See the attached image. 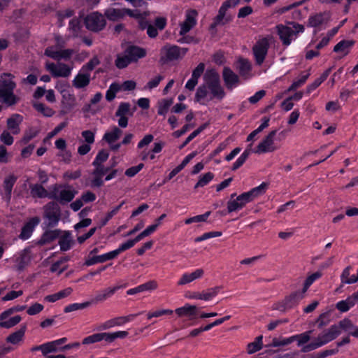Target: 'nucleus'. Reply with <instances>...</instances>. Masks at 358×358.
<instances>
[{"instance_id":"obj_1","label":"nucleus","mask_w":358,"mask_h":358,"mask_svg":"<svg viewBox=\"0 0 358 358\" xmlns=\"http://www.w3.org/2000/svg\"><path fill=\"white\" fill-rule=\"evenodd\" d=\"M16 83L13 80V76L9 73H3L0 76V103L7 107L17 104L20 98L14 94Z\"/></svg>"},{"instance_id":"obj_2","label":"nucleus","mask_w":358,"mask_h":358,"mask_svg":"<svg viewBox=\"0 0 358 358\" xmlns=\"http://www.w3.org/2000/svg\"><path fill=\"white\" fill-rule=\"evenodd\" d=\"M43 229H52L57 227L62 217L61 208L57 203L50 201L43 207Z\"/></svg>"},{"instance_id":"obj_3","label":"nucleus","mask_w":358,"mask_h":358,"mask_svg":"<svg viewBox=\"0 0 358 358\" xmlns=\"http://www.w3.org/2000/svg\"><path fill=\"white\" fill-rule=\"evenodd\" d=\"M203 79L211 93L212 96L210 99L215 98L222 100L225 96V92L221 86L218 73L214 69L208 70L204 75Z\"/></svg>"},{"instance_id":"obj_4","label":"nucleus","mask_w":358,"mask_h":358,"mask_svg":"<svg viewBox=\"0 0 358 358\" xmlns=\"http://www.w3.org/2000/svg\"><path fill=\"white\" fill-rule=\"evenodd\" d=\"M241 0H226L219 8L217 15L213 18V22L210 26V29H215L217 26H223L233 20V16L227 14V11L230 8L236 7Z\"/></svg>"},{"instance_id":"obj_5","label":"nucleus","mask_w":358,"mask_h":358,"mask_svg":"<svg viewBox=\"0 0 358 358\" xmlns=\"http://www.w3.org/2000/svg\"><path fill=\"white\" fill-rule=\"evenodd\" d=\"M188 48H180L176 45L166 44L160 50V62L166 64L171 62L182 59Z\"/></svg>"},{"instance_id":"obj_6","label":"nucleus","mask_w":358,"mask_h":358,"mask_svg":"<svg viewBox=\"0 0 358 358\" xmlns=\"http://www.w3.org/2000/svg\"><path fill=\"white\" fill-rule=\"evenodd\" d=\"M84 23L87 29L97 33L106 27V20L104 15L95 11L86 15Z\"/></svg>"},{"instance_id":"obj_7","label":"nucleus","mask_w":358,"mask_h":358,"mask_svg":"<svg viewBox=\"0 0 358 358\" xmlns=\"http://www.w3.org/2000/svg\"><path fill=\"white\" fill-rule=\"evenodd\" d=\"M270 47L269 41L267 37L258 40L252 48V52L255 62L260 66L263 64L267 55Z\"/></svg>"},{"instance_id":"obj_8","label":"nucleus","mask_w":358,"mask_h":358,"mask_svg":"<svg viewBox=\"0 0 358 358\" xmlns=\"http://www.w3.org/2000/svg\"><path fill=\"white\" fill-rule=\"evenodd\" d=\"M268 185L265 182L262 183L258 187L252 188L251 190L247 192H244L236 198L241 203L242 206L244 207L246 203L252 201L255 198L262 195L265 193Z\"/></svg>"},{"instance_id":"obj_9","label":"nucleus","mask_w":358,"mask_h":358,"mask_svg":"<svg viewBox=\"0 0 358 358\" xmlns=\"http://www.w3.org/2000/svg\"><path fill=\"white\" fill-rule=\"evenodd\" d=\"M277 131H271L261 143H259L256 150L254 151L255 153L261 154L268 152H273L277 149L274 145V138L276 135Z\"/></svg>"},{"instance_id":"obj_10","label":"nucleus","mask_w":358,"mask_h":358,"mask_svg":"<svg viewBox=\"0 0 358 358\" xmlns=\"http://www.w3.org/2000/svg\"><path fill=\"white\" fill-rule=\"evenodd\" d=\"M116 162H114L110 167H106L103 164L94 166V169L92 171L94 178L91 182L92 187H100L103 185L102 177L110 171V169L115 166Z\"/></svg>"},{"instance_id":"obj_11","label":"nucleus","mask_w":358,"mask_h":358,"mask_svg":"<svg viewBox=\"0 0 358 358\" xmlns=\"http://www.w3.org/2000/svg\"><path fill=\"white\" fill-rule=\"evenodd\" d=\"M74 53L73 49H64L60 50H55L54 46L48 47L44 52V55L55 60L59 61L61 59L69 60Z\"/></svg>"},{"instance_id":"obj_12","label":"nucleus","mask_w":358,"mask_h":358,"mask_svg":"<svg viewBox=\"0 0 358 358\" xmlns=\"http://www.w3.org/2000/svg\"><path fill=\"white\" fill-rule=\"evenodd\" d=\"M46 69L49 71L53 77H68L71 72V68L64 63H59L58 66L54 63H47Z\"/></svg>"},{"instance_id":"obj_13","label":"nucleus","mask_w":358,"mask_h":358,"mask_svg":"<svg viewBox=\"0 0 358 358\" xmlns=\"http://www.w3.org/2000/svg\"><path fill=\"white\" fill-rule=\"evenodd\" d=\"M40 217L35 216L29 219L22 227L19 238L22 240L28 239L32 234L35 227L40 223Z\"/></svg>"},{"instance_id":"obj_14","label":"nucleus","mask_w":358,"mask_h":358,"mask_svg":"<svg viewBox=\"0 0 358 358\" xmlns=\"http://www.w3.org/2000/svg\"><path fill=\"white\" fill-rule=\"evenodd\" d=\"M124 53L127 55L129 59H131V62H136L138 59L143 58L146 56V50L143 48L134 45H129L124 50Z\"/></svg>"},{"instance_id":"obj_15","label":"nucleus","mask_w":358,"mask_h":358,"mask_svg":"<svg viewBox=\"0 0 358 358\" xmlns=\"http://www.w3.org/2000/svg\"><path fill=\"white\" fill-rule=\"evenodd\" d=\"M275 29L282 44L285 46L290 45L292 38L295 34L294 30L289 27L281 24H278Z\"/></svg>"},{"instance_id":"obj_16","label":"nucleus","mask_w":358,"mask_h":358,"mask_svg":"<svg viewBox=\"0 0 358 358\" xmlns=\"http://www.w3.org/2000/svg\"><path fill=\"white\" fill-rule=\"evenodd\" d=\"M196 10H191L187 13L185 21L180 24V35H185L194 27L196 23Z\"/></svg>"},{"instance_id":"obj_17","label":"nucleus","mask_w":358,"mask_h":358,"mask_svg":"<svg viewBox=\"0 0 358 358\" xmlns=\"http://www.w3.org/2000/svg\"><path fill=\"white\" fill-rule=\"evenodd\" d=\"M222 78L227 89L231 90L239 83V78L230 68L224 67Z\"/></svg>"},{"instance_id":"obj_18","label":"nucleus","mask_w":358,"mask_h":358,"mask_svg":"<svg viewBox=\"0 0 358 358\" xmlns=\"http://www.w3.org/2000/svg\"><path fill=\"white\" fill-rule=\"evenodd\" d=\"M123 286L121 285H117L113 287H107L104 289L99 291V292H97L94 298L92 299V301H90L91 303L103 302L104 301L112 296L117 290L120 289Z\"/></svg>"},{"instance_id":"obj_19","label":"nucleus","mask_w":358,"mask_h":358,"mask_svg":"<svg viewBox=\"0 0 358 358\" xmlns=\"http://www.w3.org/2000/svg\"><path fill=\"white\" fill-rule=\"evenodd\" d=\"M45 231L41 235L40 239L38 241V245H44L53 242L59 237L62 230L57 229L51 230L50 229H44Z\"/></svg>"},{"instance_id":"obj_20","label":"nucleus","mask_w":358,"mask_h":358,"mask_svg":"<svg viewBox=\"0 0 358 358\" xmlns=\"http://www.w3.org/2000/svg\"><path fill=\"white\" fill-rule=\"evenodd\" d=\"M23 121V117L17 113L13 114L9 118L7 119L6 124L7 128L14 135L20 133V124Z\"/></svg>"},{"instance_id":"obj_21","label":"nucleus","mask_w":358,"mask_h":358,"mask_svg":"<svg viewBox=\"0 0 358 358\" xmlns=\"http://www.w3.org/2000/svg\"><path fill=\"white\" fill-rule=\"evenodd\" d=\"M115 258V256L113 251H111L101 255L89 257V258L85 261V264L86 266H92L98 263H103Z\"/></svg>"},{"instance_id":"obj_22","label":"nucleus","mask_w":358,"mask_h":358,"mask_svg":"<svg viewBox=\"0 0 358 358\" xmlns=\"http://www.w3.org/2000/svg\"><path fill=\"white\" fill-rule=\"evenodd\" d=\"M203 273L204 271L202 268H198L191 273H184L178 282V285H184L189 283L196 279L201 278Z\"/></svg>"},{"instance_id":"obj_23","label":"nucleus","mask_w":358,"mask_h":358,"mask_svg":"<svg viewBox=\"0 0 358 358\" xmlns=\"http://www.w3.org/2000/svg\"><path fill=\"white\" fill-rule=\"evenodd\" d=\"M175 311L179 317L186 316L192 319L196 315L197 307L193 305L185 304L184 306L176 309Z\"/></svg>"},{"instance_id":"obj_24","label":"nucleus","mask_w":358,"mask_h":358,"mask_svg":"<svg viewBox=\"0 0 358 358\" xmlns=\"http://www.w3.org/2000/svg\"><path fill=\"white\" fill-rule=\"evenodd\" d=\"M90 83V73H79L72 81L73 86L77 89L87 87Z\"/></svg>"},{"instance_id":"obj_25","label":"nucleus","mask_w":358,"mask_h":358,"mask_svg":"<svg viewBox=\"0 0 358 358\" xmlns=\"http://www.w3.org/2000/svg\"><path fill=\"white\" fill-rule=\"evenodd\" d=\"M355 43L354 40H342L334 46V52H342L345 56L350 52Z\"/></svg>"},{"instance_id":"obj_26","label":"nucleus","mask_w":358,"mask_h":358,"mask_svg":"<svg viewBox=\"0 0 358 358\" xmlns=\"http://www.w3.org/2000/svg\"><path fill=\"white\" fill-rule=\"evenodd\" d=\"M305 292L303 290L301 292H294L291 293L289 296L285 298V304L289 309L296 306L299 302L304 297Z\"/></svg>"},{"instance_id":"obj_27","label":"nucleus","mask_w":358,"mask_h":358,"mask_svg":"<svg viewBox=\"0 0 358 358\" xmlns=\"http://www.w3.org/2000/svg\"><path fill=\"white\" fill-rule=\"evenodd\" d=\"M25 331H26V326L24 325V326L21 327V328L19 330L10 334L6 338V342L10 343L13 345L20 344L23 341Z\"/></svg>"},{"instance_id":"obj_28","label":"nucleus","mask_w":358,"mask_h":358,"mask_svg":"<svg viewBox=\"0 0 358 358\" xmlns=\"http://www.w3.org/2000/svg\"><path fill=\"white\" fill-rule=\"evenodd\" d=\"M73 243L71 234L65 231L62 236H59V245L62 251H67L71 249Z\"/></svg>"},{"instance_id":"obj_29","label":"nucleus","mask_w":358,"mask_h":358,"mask_svg":"<svg viewBox=\"0 0 358 358\" xmlns=\"http://www.w3.org/2000/svg\"><path fill=\"white\" fill-rule=\"evenodd\" d=\"M17 177L13 174L9 175L5 178L3 180V188L6 192V196L8 201H10L11 197V192L15 183L17 181Z\"/></svg>"},{"instance_id":"obj_30","label":"nucleus","mask_w":358,"mask_h":358,"mask_svg":"<svg viewBox=\"0 0 358 358\" xmlns=\"http://www.w3.org/2000/svg\"><path fill=\"white\" fill-rule=\"evenodd\" d=\"M332 68L327 69L320 78L314 80L311 84L308 85L306 87V93L310 94L312 91L317 88L329 76L331 71Z\"/></svg>"},{"instance_id":"obj_31","label":"nucleus","mask_w":358,"mask_h":358,"mask_svg":"<svg viewBox=\"0 0 358 358\" xmlns=\"http://www.w3.org/2000/svg\"><path fill=\"white\" fill-rule=\"evenodd\" d=\"M30 194L33 198H45L48 195V191L41 184L30 185Z\"/></svg>"},{"instance_id":"obj_32","label":"nucleus","mask_w":358,"mask_h":358,"mask_svg":"<svg viewBox=\"0 0 358 358\" xmlns=\"http://www.w3.org/2000/svg\"><path fill=\"white\" fill-rule=\"evenodd\" d=\"M122 134V131L119 127H114L111 131L105 133L103 140L108 144H112L120 138Z\"/></svg>"},{"instance_id":"obj_33","label":"nucleus","mask_w":358,"mask_h":358,"mask_svg":"<svg viewBox=\"0 0 358 358\" xmlns=\"http://www.w3.org/2000/svg\"><path fill=\"white\" fill-rule=\"evenodd\" d=\"M77 192L74 189H63L59 194L58 201L60 203L64 204L71 201L75 197Z\"/></svg>"},{"instance_id":"obj_34","label":"nucleus","mask_w":358,"mask_h":358,"mask_svg":"<svg viewBox=\"0 0 358 358\" xmlns=\"http://www.w3.org/2000/svg\"><path fill=\"white\" fill-rule=\"evenodd\" d=\"M238 66L237 67L238 72L241 76L247 77L251 71V64L248 59L241 58L239 59Z\"/></svg>"},{"instance_id":"obj_35","label":"nucleus","mask_w":358,"mask_h":358,"mask_svg":"<svg viewBox=\"0 0 358 358\" xmlns=\"http://www.w3.org/2000/svg\"><path fill=\"white\" fill-rule=\"evenodd\" d=\"M104 15L111 21H116L119 19L122 18L124 16V13L122 9L118 8H108L105 13Z\"/></svg>"},{"instance_id":"obj_36","label":"nucleus","mask_w":358,"mask_h":358,"mask_svg":"<svg viewBox=\"0 0 358 358\" xmlns=\"http://www.w3.org/2000/svg\"><path fill=\"white\" fill-rule=\"evenodd\" d=\"M263 336H259L255 338L254 342L250 343L247 345V352L248 354L251 355L255 353L256 352L260 350L262 348L263 343H262Z\"/></svg>"},{"instance_id":"obj_37","label":"nucleus","mask_w":358,"mask_h":358,"mask_svg":"<svg viewBox=\"0 0 358 358\" xmlns=\"http://www.w3.org/2000/svg\"><path fill=\"white\" fill-rule=\"evenodd\" d=\"M355 305L352 300L348 296L345 300L338 301L336 304V308L341 313H345L350 310V308Z\"/></svg>"},{"instance_id":"obj_38","label":"nucleus","mask_w":358,"mask_h":358,"mask_svg":"<svg viewBox=\"0 0 358 358\" xmlns=\"http://www.w3.org/2000/svg\"><path fill=\"white\" fill-rule=\"evenodd\" d=\"M324 21L323 13H317L310 16L308 20V26L311 27H317L321 25Z\"/></svg>"},{"instance_id":"obj_39","label":"nucleus","mask_w":358,"mask_h":358,"mask_svg":"<svg viewBox=\"0 0 358 358\" xmlns=\"http://www.w3.org/2000/svg\"><path fill=\"white\" fill-rule=\"evenodd\" d=\"M312 333V331H308L304 333L297 334L295 336H291L292 339H293V342L294 341H298V346L303 345L308 343L309 340L310 339V334Z\"/></svg>"},{"instance_id":"obj_40","label":"nucleus","mask_w":358,"mask_h":358,"mask_svg":"<svg viewBox=\"0 0 358 358\" xmlns=\"http://www.w3.org/2000/svg\"><path fill=\"white\" fill-rule=\"evenodd\" d=\"M21 320L22 318L20 315H15L8 320H0V327L10 329L17 324Z\"/></svg>"},{"instance_id":"obj_41","label":"nucleus","mask_w":358,"mask_h":358,"mask_svg":"<svg viewBox=\"0 0 358 358\" xmlns=\"http://www.w3.org/2000/svg\"><path fill=\"white\" fill-rule=\"evenodd\" d=\"M90 305H91L90 301H86V302L80 303H72V304H70V305L66 306L64 309V312L66 313H71V312L76 311L78 310H82V309L89 307Z\"/></svg>"},{"instance_id":"obj_42","label":"nucleus","mask_w":358,"mask_h":358,"mask_svg":"<svg viewBox=\"0 0 358 358\" xmlns=\"http://www.w3.org/2000/svg\"><path fill=\"white\" fill-rule=\"evenodd\" d=\"M34 108L45 117H51L55 113L54 110L51 108L46 106L44 103H34Z\"/></svg>"},{"instance_id":"obj_43","label":"nucleus","mask_w":358,"mask_h":358,"mask_svg":"<svg viewBox=\"0 0 358 358\" xmlns=\"http://www.w3.org/2000/svg\"><path fill=\"white\" fill-rule=\"evenodd\" d=\"M222 289V286H216L214 287H211L209 289H207L205 291H203V300L204 301H209L216 296L218 293L220 292V290Z\"/></svg>"},{"instance_id":"obj_44","label":"nucleus","mask_w":358,"mask_h":358,"mask_svg":"<svg viewBox=\"0 0 358 358\" xmlns=\"http://www.w3.org/2000/svg\"><path fill=\"white\" fill-rule=\"evenodd\" d=\"M322 273L320 271H317L314 273H312L309 276H308L304 282L303 287L302 289L303 292H306L310 286L317 279H319L322 276Z\"/></svg>"},{"instance_id":"obj_45","label":"nucleus","mask_w":358,"mask_h":358,"mask_svg":"<svg viewBox=\"0 0 358 358\" xmlns=\"http://www.w3.org/2000/svg\"><path fill=\"white\" fill-rule=\"evenodd\" d=\"M131 63H132L131 59L125 53L122 56L118 55L115 62V66L120 69L126 68Z\"/></svg>"},{"instance_id":"obj_46","label":"nucleus","mask_w":358,"mask_h":358,"mask_svg":"<svg viewBox=\"0 0 358 358\" xmlns=\"http://www.w3.org/2000/svg\"><path fill=\"white\" fill-rule=\"evenodd\" d=\"M208 87L207 84L205 83L204 84L200 85L195 94V101L197 102H201V101L205 99L208 93Z\"/></svg>"},{"instance_id":"obj_47","label":"nucleus","mask_w":358,"mask_h":358,"mask_svg":"<svg viewBox=\"0 0 358 358\" xmlns=\"http://www.w3.org/2000/svg\"><path fill=\"white\" fill-rule=\"evenodd\" d=\"M214 178V174L211 172H208L200 176L199 181L194 186V189L202 187L206 185Z\"/></svg>"},{"instance_id":"obj_48","label":"nucleus","mask_w":358,"mask_h":358,"mask_svg":"<svg viewBox=\"0 0 358 358\" xmlns=\"http://www.w3.org/2000/svg\"><path fill=\"white\" fill-rule=\"evenodd\" d=\"M310 75V74L309 72H307L305 74H301L300 78L296 81H294L293 83L288 88L287 91H294L297 88L300 87L301 86H302L306 83Z\"/></svg>"},{"instance_id":"obj_49","label":"nucleus","mask_w":358,"mask_h":358,"mask_svg":"<svg viewBox=\"0 0 358 358\" xmlns=\"http://www.w3.org/2000/svg\"><path fill=\"white\" fill-rule=\"evenodd\" d=\"M331 311H327L320 315L317 319V327L319 329H322L327 326L331 321Z\"/></svg>"},{"instance_id":"obj_50","label":"nucleus","mask_w":358,"mask_h":358,"mask_svg":"<svg viewBox=\"0 0 358 358\" xmlns=\"http://www.w3.org/2000/svg\"><path fill=\"white\" fill-rule=\"evenodd\" d=\"M109 157V153L106 150H101L96 155L94 162H92L93 166L103 164L107 161Z\"/></svg>"},{"instance_id":"obj_51","label":"nucleus","mask_w":358,"mask_h":358,"mask_svg":"<svg viewBox=\"0 0 358 358\" xmlns=\"http://www.w3.org/2000/svg\"><path fill=\"white\" fill-rule=\"evenodd\" d=\"M173 102V99H163L159 103V106L157 112L158 114L160 115H164L165 114H166L169 107L172 105Z\"/></svg>"},{"instance_id":"obj_52","label":"nucleus","mask_w":358,"mask_h":358,"mask_svg":"<svg viewBox=\"0 0 358 358\" xmlns=\"http://www.w3.org/2000/svg\"><path fill=\"white\" fill-rule=\"evenodd\" d=\"M322 345L320 342V341L318 340L317 337L311 343L306 345H303V348H301V351L302 352H310L312 350H314L315 349H317L318 348L320 347H322Z\"/></svg>"},{"instance_id":"obj_53","label":"nucleus","mask_w":358,"mask_h":358,"mask_svg":"<svg viewBox=\"0 0 358 358\" xmlns=\"http://www.w3.org/2000/svg\"><path fill=\"white\" fill-rule=\"evenodd\" d=\"M210 214V211H208L206 213L203 215H196L194 217H192L189 218H187L185 220V223L186 224H189L193 222H206L207 218Z\"/></svg>"},{"instance_id":"obj_54","label":"nucleus","mask_w":358,"mask_h":358,"mask_svg":"<svg viewBox=\"0 0 358 358\" xmlns=\"http://www.w3.org/2000/svg\"><path fill=\"white\" fill-rule=\"evenodd\" d=\"M336 325L337 327H339L340 331L342 329L344 331H348L355 328L353 323L348 318H344L343 320H341Z\"/></svg>"},{"instance_id":"obj_55","label":"nucleus","mask_w":358,"mask_h":358,"mask_svg":"<svg viewBox=\"0 0 358 358\" xmlns=\"http://www.w3.org/2000/svg\"><path fill=\"white\" fill-rule=\"evenodd\" d=\"M173 314V310L170 309H163L158 310L154 312H149L147 315L148 319H151L152 317H158L164 315H171Z\"/></svg>"},{"instance_id":"obj_56","label":"nucleus","mask_w":358,"mask_h":358,"mask_svg":"<svg viewBox=\"0 0 358 358\" xmlns=\"http://www.w3.org/2000/svg\"><path fill=\"white\" fill-rule=\"evenodd\" d=\"M222 236L221 231H210L207 233H204L201 236H199L195 238V242H201L203 241H205L206 239L214 238V237H218Z\"/></svg>"},{"instance_id":"obj_57","label":"nucleus","mask_w":358,"mask_h":358,"mask_svg":"<svg viewBox=\"0 0 358 358\" xmlns=\"http://www.w3.org/2000/svg\"><path fill=\"white\" fill-rule=\"evenodd\" d=\"M129 110L130 104L129 103L122 102L119 105L115 112V116H124L129 112Z\"/></svg>"},{"instance_id":"obj_58","label":"nucleus","mask_w":358,"mask_h":358,"mask_svg":"<svg viewBox=\"0 0 358 358\" xmlns=\"http://www.w3.org/2000/svg\"><path fill=\"white\" fill-rule=\"evenodd\" d=\"M242 208L243 207L241 203H240L239 201H238L237 198L234 200H230L227 203V210L229 213L238 210Z\"/></svg>"},{"instance_id":"obj_59","label":"nucleus","mask_w":358,"mask_h":358,"mask_svg":"<svg viewBox=\"0 0 358 358\" xmlns=\"http://www.w3.org/2000/svg\"><path fill=\"white\" fill-rule=\"evenodd\" d=\"M338 352V348L331 349V350H325L321 352H319L316 355H311L310 358H326L328 356H331L336 354Z\"/></svg>"},{"instance_id":"obj_60","label":"nucleus","mask_w":358,"mask_h":358,"mask_svg":"<svg viewBox=\"0 0 358 358\" xmlns=\"http://www.w3.org/2000/svg\"><path fill=\"white\" fill-rule=\"evenodd\" d=\"M124 203V201H122L120 203V205H118L117 206L115 207L112 210H110V212H108L106 216V217L104 218V220H103L102 221V226L106 224V223L115 215L117 213V212L120 210V209L121 208V207L123 206V204Z\"/></svg>"},{"instance_id":"obj_61","label":"nucleus","mask_w":358,"mask_h":358,"mask_svg":"<svg viewBox=\"0 0 358 358\" xmlns=\"http://www.w3.org/2000/svg\"><path fill=\"white\" fill-rule=\"evenodd\" d=\"M100 64V61L96 56L93 57L82 68V70L92 71L94 67Z\"/></svg>"},{"instance_id":"obj_62","label":"nucleus","mask_w":358,"mask_h":358,"mask_svg":"<svg viewBox=\"0 0 358 358\" xmlns=\"http://www.w3.org/2000/svg\"><path fill=\"white\" fill-rule=\"evenodd\" d=\"M134 245L133 244L131 240H128L127 242L122 243V245H120V247L117 249L113 250V253L115 257L121 252L130 249Z\"/></svg>"},{"instance_id":"obj_63","label":"nucleus","mask_w":358,"mask_h":358,"mask_svg":"<svg viewBox=\"0 0 358 358\" xmlns=\"http://www.w3.org/2000/svg\"><path fill=\"white\" fill-rule=\"evenodd\" d=\"M143 166L144 164L143 163L135 166H131L126 170L125 175L128 177H134L143 168Z\"/></svg>"},{"instance_id":"obj_64","label":"nucleus","mask_w":358,"mask_h":358,"mask_svg":"<svg viewBox=\"0 0 358 358\" xmlns=\"http://www.w3.org/2000/svg\"><path fill=\"white\" fill-rule=\"evenodd\" d=\"M43 310V306L38 303H35L31 306L27 310V313L29 315H34Z\"/></svg>"}]
</instances>
